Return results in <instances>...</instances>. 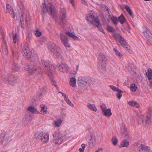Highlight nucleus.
<instances>
[{
  "mask_svg": "<svg viewBox=\"0 0 152 152\" xmlns=\"http://www.w3.org/2000/svg\"><path fill=\"white\" fill-rule=\"evenodd\" d=\"M95 15L96 13L94 11H89L86 15V19L89 24H91L96 27L100 31L104 32V30L102 27L100 21Z\"/></svg>",
  "mask_w": 152,
  "mask_h": 152,
  "instance_id": "2",
  "label": "nucleus"
},
{
  "mask_svg": "<svg viewBox=\"0 0 152 152\" xmlns=\"http://www.w3.org/2000/svg\"><path fill=\"white\" fill-rule=\"evenodd\" d=\"M42 133L39 132H37L35 134V138L37 140H41V136H42Z\"/></svg>",
  "mask_w": 152,
  "mask_h": 152,
  "instance_id": "35",
  "label": "nucleus"
},
{
  "mask_svg": "<svg viewBox=\"0 0 152 152\" xmlns=\"http://www.w3.org/2000/svg\"><path fill=\"white\" fill-rule=\"evenodd\" d=\"M76 79L75 77H72L70 80L69 84L71 86L74 87L76 86Z\"/></svg>",
  "mask_w": 152,
  "mask_h": 152,
  "instance_id": "27",
  "label": "nucleus"
},
{
  "mask_svg": "<svg viewBox=\"0 0 152 152\" xmlns=\"http://www.w3.org/2000/svg\"><path fill=\"white\" fill-rule=\"evenodd\" d=\"M110 88L114 91H117L119 89L113 85L110 86Z\"/></svg>",
  "mask_w": 152,
  "mask_h": 152,
  "instance_id": "45",
  "label": "nucleus"
},
{
  "mask_svg": "<svg viewBox=\"0 0 152 152\" xmlns=\"http://www.w3.org/2000/svg\"><path fill=\"white\" fill-rule=\"evenodd\" d=\"M58 69L61 72H64L69 69L68 66L65 64H61L58 66Z\"/></svg>",
  "mask_w": 152,
  "mask_h": 152,
  "instance_id": "17",
  "label": "nucleus"
},
{
  "mask_svg": "<svg viewBox=\"0 0 152 152\" xmlns=\"http://www.w3.org/2000/svg\"><path fill=\"white\" fill-rule=\"evenodd\" d=\"M10 37L12 38H16L17 37L16 35V34H13L12 33L10 34Z\"/></svg>",
  "mask_w": 152,
  "mask_h": 152,
  "instance_id": "55",
  "label": "nucleus"
},
{
  "mask_svg": "<svg viewBox=\"0 0 152 152\" xmlns=\"http://www.w3.org/2000/svg\"><path fill=\"white\" fill-rule=\"evenodd\" d=\"M42 64L45 68L47 69L48 71L47 74L50 77L52 76V75L55 72L56 67L51 64L48 60H42Z\"/></svg>",
  "mask_w": 152,
  "mask_h": 152,
  "instance_id": "4",
  "label": "nucleus"
},
{
  "mask_svg": "<svg viewBox=\"0 0 152 152\" xmlns=\"http://www.w3.org/2000/svg\"><path fill=\"white\" fill-rule=\"evenodd\" d=\"M129 145V141L126 140H124L120 145V147H127Z\"/></svg>",
  "mask_w": 152,
  "mask_h": 152,
  "instance_id": "30",
  "label": "nucleus"
},
{
  "mask_svg": "<svg viewBox=\"0 0 152 152\" xmlns=\"http://www.w3.org/2000/svg\"><path fill=\"white\" fill-rule=\"evenodd\" d=\"M96 141L95 136L92 135L91 136V139H90L89 142L90 144H91L93 145H94L96 142Z\"/></svg>",
  "mask_w": 152,
  "mask_h": 152,
  "instance_id": "34",
  "label": "nucleus"
},
{
  "mask_svg": "<svg viewBox=\"0 0 152 152\" xmlns=\"http://www.w3.org/2000/svg\"><path fill=\"white\" fill-rule=\"evenodd\" d=\"M58 138V137H57ZM57 137L54 136V138L53 139V142L54 143L56 144H60L62 143L63 140L62 138L57 139Z\"/></svg>",
  "mask_w": 152,
  "mask_h": 152,
  "instance_id": "23",
  "label": "nucleus"
},
{
  "mask_svg": "<svg viewBox=\"0 0 152 152\" xmlns=\"http://www.w3.org/2000/svg\"><path fill=\"white\" fill-rule=\"evenodd\" d=\"M10 68L12 72L18 71L20 69L19 65L13 62H11L10 63Z\"/></svg>",
  "mask_w": 152,
  "mask_h": 152,
  "instance_id": "14",
  "label": "nucleus"
},
{
  "mask_svg": "<svg viewBox=\"0 0 152 152\" xmlns=\"http://www.w3.org/2000/svg\"><path fill=\"white\" fill-rule=\"evenodd\" d=\"M152 74V70L151 69L149 68L148 69V72L146 73V75L149 80H151Z\"/></svg>",
  "mask_w": 152,
  "mask_h": 152,
  "instance_id": "31",
  "label": "nucleus"
},
{
  "mask_svg": "<svg viewBox=\"0 0 152 152\" xmlns=\"http://www.w3.org/2000/svg\"><path fill=\"white\" fill-rule=\"evenodd\" d=\"M18 4L19 6H21L22 5V3L21 1H19L18 2Z\"/></svg>",
  "mask_w": 152,
  "mask_h": 152,
  "instance_id": "62",
  "label": "nucleus"
},
{
  "mask_svg": "<svg viewBox=\"0 0 152 152\" xmlns=\"http://www.w3.org/2000/svg\"><path fill=\"white\" fill-rule=\"evenodd\" d=\"M77 82L78 85L84 87L89 85V79L86 77L80 76L79 77Z\"/></svg>",
  "mask_w": 152,
  "mask_h": 152,
  "instance_id": "11",
  "label": "nucleus"
},
{
  "mask_svg": "<svg viewBox=\"0 0 152 152\" xmlns=\"http://www.w3.org/2000/svg\"><path fill=\"white\" fill-rule=\"evenodd\" d=\"M12 136L7 133H3L0 135V143L5 144L12 140Z\"/></svg>",
  "mask_w": 152,
  "mask_h": 152,
  "instance_id": "9",
  "label": "nucleus"
},
{
  "mask_svg": "<svg viewBox=\"0 0 152 152\" xmlns=\"http://www.w3.org/2000/svg\"><path fill=\"white\" fill-rule=\"evenodd\" d=\"M40 107L41 108V112L44 113H46L47 111V108L45 107V105L42 104L40 105Z\"/></svg>",
  "mask_w": 152,
  "mask_h": 152,
  "instance_id": "36",
  "label": "nucleus"
},
{
  "mask_svg": "<svg viewBox=\"0 0 152 152\" xmlns=\"http://www.w3.org/2000/svg\"><path fill=\"white\" fill-rule=\"evenodd\" d=\"M111 111V110L110 109H107L103 112H102V113L103 115L109 117L112 114Z\"/></svg>",
  "mask_w": 152,
  "mask_h": 152,
  "instance_id": "25",
  "label": "nucleus"
},
{
  "mask_svg": "<svg viewBox=\"0 0 152 152\" xmlns=\"http://www.w3.org/2000/svg\"><path fill=\"white\" fill-rule=\"evenodd\" d=\"M98 59L99 63L102 66L103 68V69L104 70L107 64L105 55L103 53H99L98 57Z\"/></svg>",
  "mask_w": 152,
  "mask_h": 152,
  "instance_id": "10",
  "label": "nucleus"
},
{
  "mask_svg": "<svg viewBox=\"0 0 152 152\" xmlns=\"http://www.w3.org/2000/svg\"><path fill=\"white\" fill-rule=\"evenodd\" d=\"M125 8L126 9L127 11L128 12L130 16H132L133 15V14L132 12V10L129 7L128 5H126L125 6Z\"/></svg>",
  "mask_w": 152,
  "mask_h": 152,
  "instance_id": "39",
  "label": "nucleus"
},
{
  "mask_svg": "<svg viewBox=\"0 0 152 152\" xmlns=\"http://www.w3.org/2000/svg\"><path fill=\"white\" fill-rule=\"evenodd\" d=\"M125 49L127 50L129 53L131 54L132 53L133 51L129 46L128 45L127 47H126Z\"/></svg>",
  "mask_w": 152,
  "mask_h": 152,
  "instance_id": "51",
  "label": "nucleus"
},
{
  "mask_svg": "<svg viewBox=\"0 0 152 152\" xmlns=\"http://www.w3.org/2000/svg\"><path fill=\"white\" fill-rule=\"evenodd\" d=\"M68 39H61V41L66 48L70 47V45L69 43Z\"/></svg>",
  "mask_w": 152,
  "mask_h": 152,
  "instance_id": "26",
  "label": "nucleus"
},
{
  "mask_svg": "<svg viewBox=\"0 0 152 152\" xmlns=\"http://www.w3.org/2000/svg\"><path fill=\"white\" fill-rule=\"evenodd\" d=\"M86 106L91 110L94 111H97V108L94 104H91L88 103L87 104Z\"/></svg>",
  "mask_w": 152,
  "mask_h": 152,
  "instance_id": "24",
  "label": "nucleus"
},
{
  "mask_svg": "<svg viewBox=\"0 0 152 152\" xmlns=\"http://www.w3.org/2000/svg\"><path fill=\"white\" fill-rule=\"evenodd\" d=\"M44 4L41 5L42 11L45 12L46 10L50 12L56 22H58L57 11L54 9V6L50 1V0H44Z\"/></svg>",
  "mask_w": 152,
  "mask_h": 152,
  "instance_id": "1",
  "label": "nucleus"
},
{
  "mask_svg": "<svg viewBox=\"0 0 152 152\" xmlns=\"http://www.w3.org/2000/svg\"><path fill=\"white\" fill-rule=\"evenodd\" d=\"M121 132L123 137H126L129 135V133L125 126H122L121 128Z\"/></svg>",
  "mask_w": 152,
  "mask_h": 152,
  "instance_id": "21",
  "label": "nucleus"
},
{
  "mask_svg": "<svg viewBox=\"0 0 152 152\" xmlns=\"http://www.w3.org/2000/svg\"><path fill=\"white\" fill-rule=\"evenodd\" d=\"M2 52L4 54H7L8 53V50L7 49V48L6 46H5L4 47L2 48Z\"/></svg>",
  "mask_w": 152,
  "mask_h": 152,
  "instance_id": "44",
  "label": "nucleus"
},
{
  "mask_svg": "<svg viewBox=\"0 0 152 152\" xmlns=\"http://www.w3.org/2000/svg\"><path fill=\"white\" fill-rule=\"evenodd\" d=\"M64 100L67 104L71 107H73L74 106V104L72 103L70 100L68 99V97L64 99Z\"/></svg>",
  "mask_w": 152,
  "mask_h": 152,
  "instance_id": "42",
  "label": "nucleus"
},
{
  "mask_svg": "<svg viewBox=\"0 0 152 152\" xmlns=\"http://www.w3.org/2000/svg\"><path fill=\"white\" fill-rule=\"evenodd\" d=\"M118 21L121 24H123L126 21V19L123 15H121L118 18Z\"/></svg>",
  "mask_w": 152,
  "mask_h": 152,
  "instance_id": "33",
  "label": "nucleus"
},
{
  "mask_svg": "<svg viewBox=\"0 0 152 152\" xmlns=\"http://www.w3.org/2000/svg\"><path fill=\"white\" fill-rule=\"evenodd\" d=\"M48 49L53 54L54 56L58 59H63V52L60 48L54 43L50 42L48 44Z\"/></svg>",
  "mask_w": 152,
  "mask_h": 152,
  "instance_id": "3",
  "label": "nucleus"
},
{
  "mask_svg": "<svg viewBox=\"0 0 152 152\" xmlns=\"http://www.w3.org/2000/svg\"><path fill=\"white\" fill-rule=\"evenodd\" d=\"M81 1L82 3L84 4L85 5H88V4L86 1L85 0H81Z\"/></svg>",
  "mask_w": 152,
  "mask_h": 152,
  "instance_id": "60",
  "label": "nucleus"
},
{
  "mask_svg": "<svg viewBox=\"0 0 152 152\" xmlns=\"http://www.w3.org/2000/svg\"><path fill=\"white\" fill-rule=\"evenodd\" d=\"M140 149L143 152H149L150 150L148 146H145L144 145L141 144L140 145Z\"/></svg>",
  "mask_w": 152,
  "mask_h": 152,
  "instance_id": "28",
  "label": "nucleus"
},
{
  "mask_svg": "<svg viewBox=\"0 0 152 152\" xmlns=\"http://www.w3.org/2000/svg\"><path fill=\"white\" fill-rule=\"evenodd\" d=\"M118 92L117 94V96L118 98V99H120L121 98V97L122 96V94L121 92L122 91L121 90L119 89V90L117 91Z\"/></svg>",
  "mask_w": 152,
  "mask_h": 152,
  "instance_id": "47",
  "label": "nucleus"
},
{
  "mask_svg": "<svg viewBox=\"0 0 152 152\" xmlns=\"http://www.w3.org/2000/svg\"><path fill=\"white\" fill-rule=\"evenodd\" d=\"M22 54L23 56L26 58L28 59L31 57L32 52L27 43L26 44L23 49Z\"/></svg>",
  "mask_w": 152,
  "mask_h": 152,
  "instance_id": "8",
  "label": "nucleus"
},
{
  "mask_svg": "<svg viewBox=\"0 0 152 152\" xmlns=\"http://www.w3.org/2000/svg\"><path fill=\"white\" fill-rule=\"evenodd\" d=\"M129 104L131 106L135 107L136 108H139L140 107V105L137 102L134 101L129 102H128Z\"/></svg>",
  "mask_w": 152,
  "mask_h": 152,
  "instance_id": "29",
  "label": "nucleus"
},
{
  "mask_svg": "<svg viewBox=\"0 0 152 152\" xmlns=\"http://www.w3.org/2000/svg\"><path fill=\"white\" fill-rule=\"evenodd\" d=\"M61 114L63 115V116H65L66 115V111L65 110H62L61 111Z\"/></svg>",
  "mask_w": 152,
  "mask_h": 152,
  "instance_id": "59",
  "label": "nucleus"
},
{
  "mask_svg": "<svg viewBox=\"0 0 152 152\" xmlns=\"http://www.w3.org/2000/svg\"><path fill=\"white\" fill-rule=\"evenodd\" d=\"M41 72L40 68L37 64H35L30 66L29 72L34 75L39 76Z\"/></svg>",
  "mask_w": 152,
  "mask_h": 152,
  "instance_id": "6",
  "label": "nucleus"
},
{
  "mask_svg": "<svg viewBox=\"0 0 152 152\" xmlns=\"http://www.w3.org/2000/svg\"><path fill=\"white\" fill-rule=\"evenodd\" d=\"M114 51L115 52L116 54L119 56L120 57H121L122 56V55L118 52V50L115 48H114L113 49Z\"/></svg>",
  "mask_w": 152,
  "mask_h": 152,
  "instance_id": "50",
  "label": "nucleus"
},
{
  "mask_svg": "<svg viewBox=\"0 0 152 152\" xmlns=\"http://www.w3.org/2000/svg\"><path fill=\"white\" fill-rule=\"evenodd\" d=\"M66 17V11L65 9L64 8H61L59 23L61 25L63 26L64 24L65 23L64 19Z\"/></svg>",
  "mask_w": 152,
  "mask_h": 152,
  "instance_id": "12",
  "label": "nucleus"
},
{
  "mask_svg": "<svg viewBox=\"0 0 152 152\" xmlns=\"http://www.w3.org/2000/svg\"><path fill=\"white\" fill-rule=\"evenodd\" d=\"M102 150V148H99L95 152H100Z\"/></svg>",
  "mask_w": 152,
  "mask_h": 152,
  "instance_id": "64",
  "label": "nucleus"
},
{
  "mask_svg": "<svg viewBox=\"0 0 152 152\" xmlns=\"http://www.w3.org/2000/svg\"><path fill=\"white\" fill-rule=\"evenodd\" d=\"M28 111L32 113H38V111H37V109L34 106H30L28 107Z\"/></svg>",
  "mask_w": 152,
  "mask_h": 152,
  "instance_id": "22",
  "label": "nucleus"
},
{
  "mask_svg": "<svg viewBox=\"0 0 152 152\" xmlns=\"http://www.w3.org/2000/svg\"><path fill=\"white\" fill-rule=\"evenodd\" d=\"M49 134L47 133L44 134L42 133V136H41V138L40 140L42 142L46 143L49 140Z\"/></svg>",
  "mask_w": 152,
  "mask_h": 152,
  "instance_id": "16",
  "label": "nucleus"
},
{
  "mask_svg": "<svg viewBox=\"0 0 152 152\" xmlns=\"http://www.w3.org/2000/svg\"><path fill=\"white\" fill-rule=\"evenodd\" d=\"M53 138H54V136H56L57 137H58V138H57V139H58V138H62V134L60 133L56 132L54 133V134H53Z\"/></svg>",
  "mask_w": 152,
  "mask_h": 152,
  "instance_id": "38",
  "label": "nucleus"
},
{
  "mask_svg": "<svg viewBox=\"0 0 152 152\" xmlns=\"http://www.w3.org/2000/svg\"><path fill=\"white\" fill-rule=\"evenodd\" d=\"M42 34L41 32L39 31H36L35 32V34L37 37H39Z\"/></svg>",
  "mask_w": 152,
  "mask_h": 152,
  "instance_id": "52",
  "label": "nucleus"
},
{
  "mask_svg": "<svg viewBox=\"0 0 152 152\" xmlns=\"http://www.w3.org/2000/svg\"><path fill=\"white\" fill-rule=\"evenodd\" d=\"M112 20L114 24L116 25L117 24L118 20L116 17H113L112 18Z\"/></svg>",
  "mask_w": 152,
  "mask_h": 152,
  "instance_id": "46",
  "label": "nucleus"
},
{
  "mask_svg": "<svg viewBox=\"0 0 152 152\" xmlns=\"http://www.w3.org/2000/svg\"><path fill=\"white\" fill-rule=\"evenodd\" d=\"M148 83L150 88L152 89V80L149 81L148 82Z\"/></svg>",
  "mask_w": 152,
  "mask_h": 152,
  "instance_id": "56",
  "label": "nucleus"
},
{
  "mask_svg": "<svg viewBox=\"0 0 152 152\" xmlns=\"http://www.w3.org/2000/svg\"><path fill=\"white\" fill-rule=\"evenodd\" d=\"M0 34L1 35V38H3V37H5L4 30L3 28L1 26H0Z\"/></svg>",
  "mask_w": 152,
  "mask_h": 152,
  "instance_id": "41",
  "label": "nucleus"
},
{
  "mask_svg": "<svg viewBox=\"0 0 152 152\" xmlns=\"http://www.w3.org/2000/svg\"><path fill=\"white\" fill-rule=\"evenodd\" d=\"M118 39L117 41L124 48L128 45L127 43L125 40L124 39Z\"/></svg>",
  "mask_w": 152,
  "mask_h": 152,
  "instance_id": "20",
  "label": "nucleus"
},
{
  "mask_svg": "<svg viewBox=\"0 0 152 152\" xmlns=\"http://www.w3.org/2000/svg\"><path fill=\"white\" fill-rule=\"evenodd\" d=\"M7 13H9L11 17L14 18L15 20H17V17L15 15V14L14 12L12 7L9 4L7 5Z\"/></svg>",
  "mask_w": 152,
  "mask_h": 152,
  "instance_id": "13",
  "label": "nucleus"
},
{
  "mask_svg": "<svg viewBox=\"0 0 152 152\" xmlns=\"http://www.w3.org/2000/svg\"><path fill=\"white\" fill-rule=\"evenodd\" d=\"M20 18L22 26L24 24V22L25 21V24L28 26V21H29L30 17L28 14L24 13L23 11L21 10L20 12H19Z\"/></svg>",
  "mask_w": 152,
  "mask_h": 152,
  "instance_id": "7",
  "label": "nucleus"
},
{
  "mask_svg": "<svg viewBox=\"0 0 152 152\" xmlns=\"http://www.w3.org/2000/svg\"><path fill=\"white\" fill-rule=\"evenodd\" d=\"M111 141L113 144L114 145H117L118 143V140L117 138L115 136H113L112 138Z\"/></svg>",
  "mask_w": 152,
  "mask_h": 152,
  "instance_id": "37",
  "label": "nucleus"
},
{
  "mask_svg": "<svg viewBox=\"0 0 152 152\" xmlns=\"http://www.w3.org/2000/svg\"><path fill=\"white\" fill-rule=\"evenodd\" d=\"M66 34L69 37L72 38H78L73 33H71L69 31H66Z\"/></svg>",
  "mask_w": 152,
  "mask_h": 152,
  "instance_id": "32",
  "label": "nucleus"
},
{
  "mask_svg": "<svg viewBox=\"0 0 152 152\" xmlns=\"http://www.w3.org/2000/svg\"><path fill=\"white\" fill-rule=\"evenodd\" d=\"M113 34L115 38H122L121 36L118 34L114 32Z\"/></svg>",
  "mask_w": 152,
  "mask_h": 152,
  "instance_id": "48",
  "label": "nucleus"
},
{
  "mask_svg": "<svg viewBox=\"0 0 152 152\" xmlns=\"http://www.w3.org/2000/svg\"><path fill=\"white\" fill-rule=\"evenodd\" d=\"M51 83L54 86L56 87L57 86V84L56 83V81L53 80V79H52V78H51Z\"/></svg>",
  "mask_w": 152,
  "mask_h": 152,
  "instance_id": "54",
  "label": "nucleus"
},
{
  "mask_svg": "<svg viewBox=\"0 0 152 152\" xmlns=\"http://www.w3.org/2000/svg\"><path fill=\"white\" fill-rule=\"evenodd\" d=\"M137 88L135 84L132 83L130 86V89L132 91L134 92L136 91Z\"/></svg>",
  "mask_w": 152,
  "mask_h": 152,
  "instance_id": "40",
  "label": "nucleus"
},
{
  "mask_svg": "<svg viewBox=\"0 0 152 152\" xmlns=\"http://www.w3.org/2000/svg\"><path fill=\"white\" fill-rule=\"evenodd\" d=\"M60 37H61V38H65L66 37L65 35L64 34H60Z\"/></svg>",
  "mask_w": 152,
  "mask_h": 152,
  "instance_id": "61",
  "label": "nucleus"
},
{
  "mask_svg": "<svg viewBox=\"0 0 152 152\" xmlns=\"http://www.w3.org/2000/svg\"><path fill=\"white\" fill-rule=\"evenodd\" d=\"M2 80L11 86H13L16 78L13 75L7 74L2 75L1 77Z\"/></svg>",
  "mask_w": 152,
  "mask_h": 152,
  "instance_id": "5",
  "label": "nucleus"
},
{
  "mask_svg": "<svg viewBox=\"0 0 152 152\" xmlns=\"http://www.w3.org/2000/svg\"><path fill=\"white\" fill-rule=\"evenodd\" d=\"M148 111L149 113H148V114H149V115H151V113L152 112V110L150 108H149Z\"/></svg>",
  "mask_w": 152,
  "mask_h": 152,
  "instance_id": "58",
  "label": "nucleus"
},
{
  "mask_svg": "<svg viewBox=\"0 0 152 152\" xmlns=\"http://www.w3.org/2000/svg\"><path fill=\"white\" fill-rule=\"evenodd\" d=\"M142 124L143 125L149 124L151 122L150 118L148 115L145 117H142Z\"/></svg>",
  "mask_w": 152,
  "mask_h": 152,
  "instance_id": "18",
  "label": "nucleus"
},
{
  "mask_svg": "<svg viewBox=\"0 0 152 152\" xmlns=\"http://www.w3.org/2000/svg\"><path fill=\"white\" fill-rule=\"evenodd\" d=\"M24 68L25 70L29 72V68H30V66L29 65L26 64L25 65Z\"/></svg>",
  "mask_w": 152,
  "mask_h": 152,
  "instance_id": "53",
  "label": "nucleus"
},
{
  "mask_svg": "<svg viewBox=\"0 0 152 152\" xmlns=\"http://www.w3.org/2000/svg\"><path fill=\"white\" fill-rule=\"evenodd\" d=\"M107 29L108 31L110 32L114 33L115 31L114 29L111 26H107Z\"/></svg>",
  "mask_w": 152,
  "mask_h": 152,
  "instance_id": "43",
  "label": "nucleus"
},
{
  "mask_svg": "<svg viewBox=\"0 0 152 152\" xmlns=\"http://www.w3.org/2000/svg\"><path fill=\"white\" fill-rule=\"evenodd\" d=\"M141 31L143 32L145 37L148 38L150 37L149 31L147 27L144 26L142 27Z\"/></svg>",
  "mask_w": 152,
  "mask_h": 152,
  "instance_id": "19",
  "label": "nucleus"
},
{
  "mask_svg": "<svg viewBox=\"0 0 152 152\" xmlns=\"http://www.w3.org/2000/svg\"><path fill=\"white\" fill-rule=\"evenodd\" d=\"M100 107L102 110V112H103L107 109L105 105L104 104H102L101 105Z\"/></svg>",
  "mask_w": 152,
  "mask_h": 152,
  "instance_id": "49",
  "label": "nucleus"
},
{
  "mask_svg": "<svg viewBox=\"0 0 152 152\" xmlns=\"http://www.w3.org/2000/svg\"><path fill=\"white\" fill-rule=\"evenodd\" d=\"M79 151L80 152H84V150L82 148H80L79 149Z\"/></svg>",
  "mask_w": 152,
  "mask_h": 152,
  "instance_id": "63",
  "label": "nucleus"
},
{
  "mask_svg": "<svg viewBox=\"0 0 152 152\" xmlns=\"http://www.w3.org/2000/svg\"><path fill=\"white\" fill-rule=\"evenodd\" d=\"M62 122V121L61 119L60 118H59L56 119L53 121V124L54 127H58L61 125Z\"/></svg>",
  "mask_w": 152,
  "mask_h": 152,
  "instance_id": "15",
  "label": "nucleus"
},
{
  "mask_svg": "<svg viewBox=\"0 0 152 152\" xmlns=\"http://www.w3.org/2000/svg\"><path fill=\"white\" fill-rule=\"evenodd\" d=\"M58 93H61V94H62V96H64V99H65L66 98H67V97H68V96H67L66 94H65L64 93H62L61 92V91H59L58 92Z\"/></svg>",
  "mask_w": 152,
  "mask_h": 152,
  "instance_id": "57",
  "label": "nucleus"
}]
</instances>
